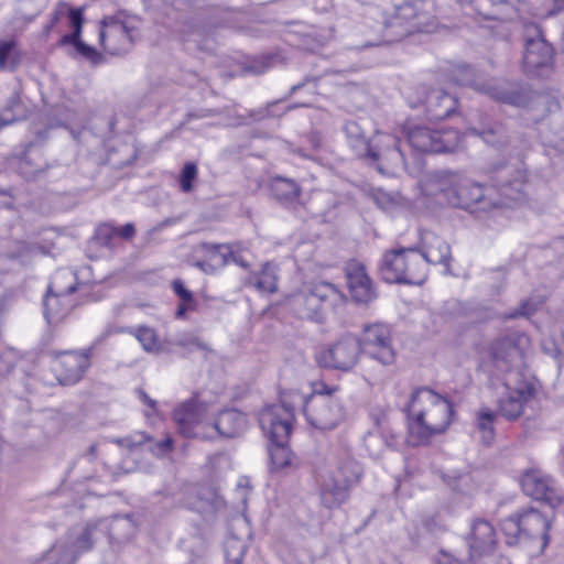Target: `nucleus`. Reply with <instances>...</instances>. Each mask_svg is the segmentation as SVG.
<instances>
[{
	"label": "nucleus",
	"mask_w": 564,
	"mask_h": 564,
	"mask_svg": "<svg viewBox=\"0 0 564 564\" xmlns=\"http://www.w3.org/2000/svg\"><path fill=\"white\" fill-rule=\"evenodd\" d=\"M44 317L48 324H57L73 310L74 301L70 295H58L47 292L44 301Z\"/></svg>",
	"instance_id": "29"
},
{
	"label": "nucleus",
	"mask_w": 564,
	"mask_h": 564,
	"mask_svg": "<svg viewBox=\"0 0 564 564\" xmlns=\"http://www.w3.org/2000/svg\"><path fill=\"white\" fill-rule=\"evenodd\" d=\"M173 417L178 432L188 438H209L208 430L217 431L223 437L234 438L241 436L248 429L247 415L238 410L226 409L209 424L205 422L202 409L192 402L177 408Z\"/></svg>",
	"instance_id": "4"
},
{
	"label": "nucleus",
	"mask_w": 564,
	"mask_h": 564,
	"mask_svg": "<svg viewBox=\"0 0 564 564\" xmlns=\"http://www.w3.org/2000/svg\"><path fill=\"white\" fill-rule=\"evenodd\" d=\"M138 394H139L140 400H141L145 405H148L149 408H151V410H152L153 412H155V411H156V401H155V400H153V399H151V398L145 393V391H143V390H141V389H139V390H138Z\"/></svg>",
	"instance_id": "57"
},
{
	"label": "nucleus",
	"mask_w": 564,
	"mask_h": 564,
	"mask_svg": "<svg viewBox=\"0 0 564 564\" xmlns=\"http://www.w3.org/2000/svg\"><path fill=\"white\" fill-rule=\"evenodd\" d=\"M235 247H239V242L236 243H209L203 242L200 248L210 254H219L221 257V265H227L231 262L230 251H234Z\"/></svg>",
	"instance_id": "43"
},
{
	"label": "nucleus",
	"mask_w": 564,
	"mask_h": 564,
	"mask_svg": "<svg viewBox=\"0 0 564 564\" xmlns=\"http://www.w3.org/2000/svg\"><path fill=\"white\" fill-rule=\"evenodd\" d=\"M301 400L308 424L317 430H334L345 420V409L336 395L310 394Z\"/></svg>",
	"instance_id": "12"
},
{
	"label": "nucleus",
	"mask_w": 564,
	"mask_h": 564,
	"mask_svg": "<svg viewBox=\"0 0 564 564\" xmlns=\"http://www.w3.org/2000/svg\"><path fill=\"white\" fill-rule=\"evenodd\" d=\"M76 52L85 59L89 61L93 65H99L105 62L104 55L84 41L79 43Z\"/></svg>",
	"instance_id": "47"
},
{
	"label": "nucleus",
	"mask_w": 564,
	"mask_h": 564,
	"mask_svg": "<svg viewBox=\"0 0 564 564\" xmlns=\"http://www.w3.org/2000/svg\"><path fill=\"white\" fill-rule=\"evenodd\" d=\"M174 344L187 349L188 351L193 350H205L209 351V347L207 344L202 341L197 336L193 334H181L174 339Z\"/></svg>",
	"instance_id": "45"
},
{
	"label": "nucleus",
	"mask_w": 564,
	"mask_h": 564,
	"mask_svg": "<svg viewBox=\"0 0 564 564\" xmlns=\"http://www.w3.org/2000/svg\"><path fill=\"white\" fill-rule=\"evenodd\" d=\"M346 281L352 301L369 304L377 299L376 286L362 263L351 260L345 267Z\"/></svg>",
	"instance_id": "23"
},
{
	"label": "nucleus",
	"mask_w": 564,
	"mask_h": 564,
	"mask_svg": "<svg viewBox=\"0 0 564 564\" xmlns=\"http://www.w3.org/2000/svg\"><path fill=\"white\" fill-rule=\"evenodd\" d=\"M423 263L444 264L446 271L449 270L452 259L449 245L440 236L432 231L421 232V245L417 248Z\"/></svg>",
	"instance_id": "24"
},
{
	"label": "nucleus",
	"mask_w": 564,
	"mask_h": 564,
	"mask_svg": "<svg viewBox=\"0 0 564 564\" xmlns=\"http://www.w3.org/2000/svg\"><path fill=\"white\" fill-rule=\"evenodd\" d=\"M252 285L260 292H276V275L273 268L269 263L264 264L260 274L254 276V282H252Z\"/></svg>",
	"instance_id": "40"
},
{
	"label": "nucleus",
	"mask_w": 564,
	"mask_h": 564,
	"mask_svg": "<svg viewBox=\"0 0 564 564\" xmlns=\"http://www.w3.org/2000/svg\"><path fill=\"white\" fill-rule=\"evenodd\" d=\"M437 564H463V563L459 562L458 560L451 557L447 554H444L442 556V558L438 560Z\"/></svg>",
	"instance_id": "61"
},
{
	"label": "nucleus",
	"mask_w": 564,
	"mask_h": 564,
	"mask_svg": "<svg viewBox=\"0 0 564 564\" xmlns=\"http://www.w3.org/2000/svg\"><path fill=\"white\" fill-rule=\"evenodd\" d=\"M518 519L519 512L511 514L501 523V529L508 539V544H513L518 538L523 536L522 527Z\"/></svg>",
	"instance_id": "42"
},
{
	"label": "nucleus",
	"mask_w": 564,
	"mask_h": 564,
	"mask_svg": "<svg viewBox=\"0 0 564 564\" xmlns=\"http://www.w3.org/2000/svg\"><path fill=\"white\" fill-rule=\"evenodd\" d=\"M118 237V227L111 224H101L96 228L95 238L99 245L112 248Z\"/></svg>",
	"instance_id": "44"
},
{
	"label": "nucleus",
	"mask_w": 564,
	"mask_h": 564,
	"mask_svg": "<svg viewBox=\"0 0 564 564\" xmlns=\"http://www.w3.org/2000/svg\"><path fill=\"white\" fill-rule=\"evenodd\" d=\"M523 536L529 539H541L542 545L549 542L550 519L539 510L530 507L519 511V519Z\"/></svg>",
	"instance_id": "26"
},
{
	"label": "nucleus",
	"mask_w": 564,
	"mask_h": 564,
	"mask_svg": "<svg viewBox=\"0 0 564 564\" xmlns=\"http://www.w3.org/2000/svg\"><path fill=\"white\" fill-rule=\"evenodd\" d=\"M82 41V33L72 31V33L65 34L61 37L59 45H72L76 50Z\"/></svg>",
	"instance_id": "54"
},
{
	"label": "nucleus",
	"mask_w": 564,
	"mask_h": 564,
	"mask_svg": "<svg viewBox=\"0 0 564 564\" xmlns=\"http://www.w3.org/2000/svg\"><path fill=\"white\" fill-rule=\"evenodd\" d=\"M496 531L492 524L485 519H477L471 523L467 543L470 549L473 564H489L494 558L490 553L496 545Z\"/></svg>",
	"instance_id": "21"
},
{
	"label": "nucleus",
	"mask_w": 564,
	"mask_h": 564,
	"mask_svg": "<svg viewBox=\"0 0 564 564\" xmlns=\"http://www.w3.org/2000/svg\"><path fill=\"white\" fill-rule=\"evenodd\" d=\"M471 133L480 137L487 144L501 148L508 143L509 135L506 127L498 121L481 123L478 128H471Z\"/></svg>",
	"instance_id": "30"
},
{
	"label": "nucleus",
	"mask_w": 564,
	"mask_h": 564,
	"mask_svg": "<svg viewBox=\"0 0 564 564\" xmlns=\"http://www.w3.org/2000/svg\"><path fill=\"white\" fill-rule=\"evenodd\" d=\"M446 481L454 491L464 495L471 494L475 487L471 475L469 473L448 475Z\"/></svg>",
	"instance_id": "41"
},
{
	"label": "nucleus",
	"mask_w": 564,
	"mask_h": 564,
	"mask_svg": "<svg viewBox=\"0 0 564 564\" xmlns=\"http://www.w3.org/2000/svg\"><path fill=\"white\" fill-rule=\"evenodd\" d=\"M379 274L387 283L422 284L426 279V265L417 247L387 250L378 267Z\"/></svg>",
	"instance_id": "8"
},
{
	"label": "nucleus",
	"mask_w": 564,
	"mask_h": 564,
	"mask_svg": "<svg viewBox=\"0 0 564 564\" xmlns=\"http://www.w3.org/2000/svg\"><path fill=\"white\" fill-rule=\"evenodd\" d=\"M135 29L121 13L105 17L100 22L99 43L110 55L119 56L131 51L134 44Z\"/></svg>",
	"instance_id": "14"
},
{
	"label": "nucleus",
	"mask_w": 564,
	"mask_h": 564,
	"mask_svg": "<svg viewBox=\"0 0 564 564\" xmlns=\"http://www.w3.org/2000/svg\"><path fill=\"white\" fill-rule=\"evenodd\" d=\"M91 351L93 348L58 352L53 364V371L58 382L64 386L78 382L90 366Z\"/></svg>",
	"instance_id": "22"
},
{
	"label": "nucleus",
	"mask_w": 564,
	"mask_h": 564,
	"mask_svg": "<svg viewBox=\"0 0 564 564\" xmlns=\"http://www.w3.org/2000/svg\"><path fill=\"white\" fill-rule=\"evenodd\" d=\"M67 4L66 3H59L57 8L55 9L53 17H52V24H55L59 18L64 14H66Z\"/></svg>",
	"instance_id": "59"
},
{
	"label": "nucleus",
	"mask_w": 564,
	"mask_h": 564,
	"mask_svg": "<svg viewBox=\"0 0 564 564\" xmlns=\"http://www.w3.org/2000/svg\"><path fill=\"white\" fill-rule=\"evenodd\" d=\"M172 290L180 299L181 303L175 312L176 318H184L187 312H193L197 307V301L192 291H189L184 282L180 279L172 281Z\"/></svg>",
	"instance_id": "36"
},
{
	"label": "nucleus",
	"mask_w": 564,
	"mask_h": 564,
	"mask_svg": "<svg viewBox=\"0 0 564 564\" xmlns=\"http://www.w3.org/2000/svg\"><path fill=\"white\" fill-rule=\"evenodd\" d=\"M533 31V36H527L523 53V70L529 77L543 78L549 76L554 66V52L550 43L541 34V30L534 25L528 29Z\"/></svg>",
	"instance_id": "15"
},
{
	"label": "nucleus",
	"mask_w": 564,
	"mask_h": 564,
	"mask_svg": "<svg viewBox=\"0 0 564 564\" xmlns=\"http://www.w3.org/2000/svg\"><path fill=\"white\" fill-rule=\"evenodd\" d=\"M457 4H459L463 9L471 8L474 0H455Z\"/></svg>",
	"instance_id": "64"
},
{
	"label": "nucleus",
	"mask_w": 564,
	"mask_h": 564,
	"mask_svg": "<svg viewBox=\"0 0 564 564\" xmlns=\"http://www.w3.org/2000/svg\"><path fill=\"white\" fill-rule=\"evenodd\" d=\"M406 411L409 417L408 443L411 446H420L447 429L453 406L447 399L423 387L413 391Z\"/></svg>",
	"instance_id": "1"
},
{
	"label": "nucleus",
	"mask_w": 564,
	"mask_h": 564,
	"mask_svg": "<svg viewBox=\"0 0 564 564\" xmlns=\"http://www.w3.org/2000/svg\"><path fill=\"white\" fill-rule=\"evenodd\" d=\"M554 250L564 257V239H558L554 242Z\"/></svg>",
	"instance_id": "63"
},
{
	"label": "nucleus",
	"mask_w": 564,
	"mask_h": 564,
	"mask_svg": "<svg viewBox=\"0 0 564 564\" xmlns=\"http://www.w3.org/2000/svg\"><path fill=\"white\" fill-rule=\"evenodd\" d=\"M76 274L67 269L57 270L48 284L47 292L58 295H72L77 289Z\"/></svg>",
	"instance_id": "32"
},
{
	"label": "nucleus",
	"mask_w": 564,
	"mask_h": 564,
	"mask_svg": "<svg viewBox=\"0 0 564 564\" xmlns=\"http://www.w3.org/2000/svg\"><path fill=\"white\" fill-rule=\"evenodd\" d=\"M534 388L525 386L521 389L508 390L497 402V415L507 421H517L523 414L524 405L532 399Z\"/></svg>",
	"instance_id": "25"
},
{
	"label": "nucleus",
	"mask_w": 564,
	"mask_h": 564,
	"mask_svg": "<svg viewBox=\"0 0 564 564\" xmlns=\"http://www.w3.org/2000/svg\"><path fill=\"white\" fill-rule=\"evenodd\" d=\"M66 14L69 19V24H70L73 31L82 33L83 24H84L83 9L69 8L67 6Z\"/></svg>",
	"instance_id": "49"
},
{
	"label": "nucleus",
	"mask_w": 564,
	"mask_h": 564,
	"mask_svg": "<svg viewBox=\"0 0 564 564\" xmlns=\"http://www.w3.org/2000/svg\"><path fill=\"white\" fill-rule=\"evenodd\" d=\"M344 132L355 154L375 164L380 173L394 175L400 170H405L404 152L401 149V141L395 135L378 133L373 139H368L356 120H347Z\"/></svg>",
	"instance_id": "3"
},
{
	"label": "nucleus",
	"mask_w": 564,
	"mask_h": 564,
	"mask_svg": "<svg viewBox=\"0 0 564 564\" xmlns=\"http://www.w3.org/2000/svg\"><path fill=\"white\" fill-rule=\"evenodd\" d=\"M197 177V166L193 162L184 164L180 174V187L184 193H189L194 185V181Z\"/></svg>",
	"instance_id": "46"
},
{
	"label": "nucleus",
	"mask_w": 564,
	"mask_h": 564,
	"mask_svg": "<svg viewBox=\"0 0 564 564\" xmlns=\"http://www.w3.org/2000/svg\"><path fill=\"white\" fill-rule=\"evenodd\" d=\"M98 456V448L96 444H91L87 453L83 454L74 463L73 469H78L82 477L86 480H90L95 477L96 462Z\"/></svg>",
	"instance_id": "38"
},
{
	"label": "nucleus",
	"mask_w": 564,
	"mask_h": 564,
	"mask_svg": "<svg viewBox=\"0 0 564 564\" xmlns=\"http://www.w3.org/2000/svg\"><path fill=\"white\" fill-rule=\"evenodd\" d=\"M19 169H20L21 173L28 178H35L45 171V169L43 166L31 169L30 167V158H28V156H25L21 160Z\"/></svg>",
	"instance_id": "52"
},
{
	"label": "nucleus",
	"mask_w": 564,
	"mask_h": 564,
	"mask_svg": "<svg viewBox=\"0 0 564 564\" xmlns=\"http://www.w3.org/2000/svg\"><path fill=\"white\" fill-rule=\"evenodd\" d=\"M294 409L285 403L264 406L258 415L259 425L269 441L289 442Z\"/></svg>",
	"instance_id": "19"
},
{
	"label": "nucleus",
	"mask_w": 564,
	"mask_h": 564,
	"mask_svg": "<svg viewBox=\"0 0 564 564\" xmlns=\"http://www.w3.org/2000/svg\"><path fill=\"white\" fill-rule=\"evenodd\" d=\"M148 448L156 456L165 455L173 449V440L167 436L160 442L150 444Z\"/></svg>",
	"instance_id": "50"
},
{
	"label": "nucleus",
	"mask_w": 564,
	"mask_h": 564,
	"mask_svg": "<svg viewBox=\"0 0 564 564\" xmlns=\"http://www.w3.org/2000/svg\"><path fill=\"white\" fill-rule=\"evenodd\" d=\"M245 249L239 243V247H235L234 251H230L229 256H231V262L241 267L242 269H249L250 264L246 257L243 256Z\"/></svg>",
	"instance_id": "53"
},
{
	"label": "nucleus",
	"mask_w": 564,
	"mask_h": 564,
	"mask_svg": "<svg viewBox=\"0 0 564 564\" xmlns=\"http://www.w3.org/2000/svg\"><path fill=\"white\" fill-rule=\"evenodd\" d=\"M536 311L535 304L531 302V300H523L519 307L506 314V319H514L518 317H528L532 315Z\"/></svg>",
	"instance_id": "48"
},
{
	"label": "nucleus",
	"mask_w": 564,
	"mask_h": 564,
	"mask_svg": "<svg viewBox=\"0 0 564 564\" xmlns=\"http://www.w3.org/2000/svg\"><path fill=\"white\" fill-rule=\"evenodd\" d=\"M129 333L135 336L147 352L159 354L163 351H171L170 349H166L164 345L159 340L155 330L151 327H129Z\"/></svg>",
	"instance_id": "34"
},
{
	"label": "nucleus",
	"mask_w": 564,
	"mask_h": 564,
	"mask_svg": "<svg viewBox=\"0 0 564 564\" xmlns=\"http://www.w3.org/2000/svg\"><path fill=\"white\" fill-rule=\"evenodd\" d=\"M361 354L359 338L349 334L318 350L315 360L323 368L349 371L358 364Z\"/></svg>",
	"instance_id": "13"
},
{
	"label": "nucleus",
	"mask_w": 564,
	"mask_h": 564,
	"mask_svg": "<svg viewBox=\"0 0 564 564\" xmlns=\"http://www.w3.org/2000/svg\"><path fill=\"white\" fill-rule=\"evenodd\" d=\"M430 193L437 196L438 204L469 210L471 214L488 213L502 204L495 197V188L484 186L462 175L444 171L435 174Z\"/></svg>",
	"instance_id": "2"
},
{
	"label": "nucleus",
	"mask_w": 564,
	"mask_h": 564,
	"mask_svg": "<svg viewBox=\"0 0 564 564\" xmlns=\"http://www.w3.org/2000/svg\"><path fill=\"white\" fill-rule=\"evenodd\" d=\"M364 475L361 465L351 457L340 459L336 469L323 482L321 500L327 509L338 508L345 503L350 491L356 487Z\"/></svg>",
	"instance_id": "9"
},
{
	"label": "nucleus",
	"mask_w": 564,
	"mask_h": 564,
	"mask_svg": "<svg viewBox=\"0 0 564 564\" xmlns=\"http://www.w3.org/2000/svg\"><path fill=\"white\" fill-rule=\"evenodd\" d=\"M405 135L409 145L421 153L453 152L462 141L459 131L453 128L435 130L426 126H414L408 128Z\"/></svg>",
	"instance_id": "11"
},
{
	"label": "nucleus",
	"mask_w": 564,
	"mask_h": 564,
	"mask_svg": "<svg viewBox=\"0 0 564 564\" xmlns=\"http://www.w3.org/2000/svg\"><path fill=\"white\" fill-rule=\"evenodd\" d=\"M529 338L519 332H510L494 340L489 348L490 360L500 372H508L520 362Z\"/></svg>",
	"instance_id": "16"
},
{
	"label": "nucleus",
	"mask_w": 564,
	"mask_h": 564,
	"mask_svg": "<svg viewBox=\"0 0 564 564\" xmlns=\"http://www.w3.org/2000/svg\"><path fill=\"white\" fill-rule=\"evenodd\" d=\"M195 265H196L197 268H199V269H200L203 272H205V273H214V271H215V270H214V267H213L210 263L205 262V261H197V262L195 263Z\"/></svg>",
	"instance_id": "60"
},
{
	"label": "nucleus",
	"mask_w": 564,
	"mask_h": 564,
	"mask_svg": "<svg viewBox=\"0 0 564 564\" xmlns=\"http://www.w3.org/2000/svg\"><path fill=\"white\" fill-rule=\"evenodd\" d=\"M226 564H241L247 552V544L243 540L229 535L224 544Z\"/></svg>",
	"instance_id": "39"
},
{
	"label": "nucleus",
	"mask_w": 564,
	"mask_h": 564,
	"mask_svg": "<svg viewBox=\"0 0 564 564\" xmlns=\"http://www.w3.org/2000/svg\"><path fill=\"white\" fill-rule=\"evenodd\" d=\"M138 524L132 514L116 516L109 525V535L118 542L129 541L134 536Z\"/></svg>",
	"instance_id": "33"
},
{
	"label": "nucleus",
	"mask_w": 564,
	"mask_h": 564,
	"mask_svg": "<svg viewBox=\"0 0 564 564\" xmlns=\"http://www.w3.org/2000/svg\"><path fill=\"white\" fill-rule=\"evenodd\" d=\"M343 299L336 285L322 281L285 296L283 306L300 319L323 323Z\"/></svg>",
	"instance_id": "6"
},
{
	"label": "nucleus",
	"mask_w": 564,
	"mask_h": 564,
	"mask_svg": "<svg viewBox=\"0 0 564 564\" xmlns=\"http://www.w3.org/2000/svg\"><path fill=\"white\" fill-rule=\"evenodd\" d=\"M496 411L488 406L480 408L475 415V426L479 433L480 442L490 446L495 440V422L497 419Z\"/></svg>",
	"instance_id": "31"
},
{
	"label": "nucleus",
	"mask_w": 564,
	"mask_h": 564,
	"mask_svg": "<svg viewBox=\"0 0 564 564\" xmlns=\"http://www.w3.org/2000/svg\"><path fill=\"white\" fill-rule=\"evenodd\" d=\"M429 6V1L414 0L397 7L394 15L386 22V29L400 30L387 34L388 40L397 41L414 32L427 31L433 24V14L426 9Z\"/></svg>",
	"instance_id": "10"
},
{
	"label": "nucleus",
	"mask_w": 564,
	"mask_h": 564,
	"mask_svg": "<svg viewBox=\"0 0 564 564\" xmlns=\"http://www.w3.org/2000/svg\"><path fill=\"white\" fill-rule=\"evenodd\" d=\"M431 120H443L452 116L457 108V98L443 89H432L423 101Z\"/></svg>",
	"instance_id": "27"
},
{
	"label": "nucleus",
	"mask_w": 564,
	"mask_h": 564,
	"mask_svg": "<svg viewBox=\"0 0 564 564\" xmlns=\"http://www.w3.org/2000/svg\"><path fill=\"white\" fill-rule=\"evenodd\" d=\"M362 352L383 366H390L395 360L392 346L391 330L387 324L373 323L364 326L362 337L359 338Z\"/></svg>",
	"instance_id": "17"
},
{
	"label": "nucleus",
	"mask_w": 564,
	"mask_h": 564,
	"mask_svg": "<svg viewBox=\"0 0 564 564\" xmlns=\"http://www.w3.org/2000/svg\"><path fill=\"white\" fill-rule=\"evenodd\" d=\"M453 80L460 85L482 93L494 100L514 107L545 106L546 98L534 94L528 86L518 82L487 80L469 65L458 66L453 74Z\"/></svg>",
	"instance_id": "5"
},
{
	"label": "nucleus",
	"mask_w": 564,
	"mask_h": 564,
	"mask_svg": "<svg viewBox=\"0 0 564 564\" xmlns=\"http://www.w3.org/2000/svg\"><path fill=\"white\" fill-rule=\"evenodd\" d=\"M289 442H280L279 440L270 441L269 455L271 462V470H283L291 466L292 454L288 447Z\"/></svg>",
	"instance_id": "35"
},
{
	"label": "nucleus",
	"mask_w": 564,
	"mask_h": 564,
	"mask_svg": "<svg viewBox=\"0 0 564 564\" xmlns=\"http://www.w3.org/2000/svg\"><path fill=\"white\" fill-rule=\"evenodd\" d=\"M564 10V0H553L552 8L547 11V17H555Z\"/></svg>",
	"instance_id": "58"
},
{
	"label": "nucleus",
	"mask_w": 564,
	"mask_h": 564,
	"mask_svg": "<svg viewBox=\"0 0 564 564\" xmlns=\"http://www.w3.org/2000/svg\"><path fill=\"white\" fill-rule=\"evenodd\" d=\"M271 196L281 205L297 203L302 193L301 186L292 178L273 176L269 183Z\"/></svg>",
	"instance_id": "28"
},
{
	"label": "nucleus",
	"mask_w": 564,
	"mask_h": 564,
	"mask_svg": "<svg viewBox=\"0 0 564 564\" xmlns=\"http://www.w3.org/2000/svg\"><path fill=\"white\" fill-rule=\"evenodd\" d=\"M12 122H14V118L13 117H8L6 116L4 113H1L0 115V130L6 127V126H9L11 124Z\"/></svg>",
	"instance_id": "62"
},
{
	"label": "nucleus",
	"mask_w": 564,
	"mask_h": 564,
	"mask_svg": "<svg viewBox=\"0 0 564 564\" xmlns=\"http://www.w3.org/2000/svg\"><path fill=\"white\" fill-rule=\"evenodd\" d=\"M135 235V228H134V225L131 224V223H128L121 227H118V237L124 239V240H130L134 237Z\"/></svg>",
	"instance_id": "56"
},
{
	"label": "nucleus",
	"mask_w": 564,
	"mask_h": 564,
	"mask_svg": "<svg viewBox=\"0 0 564 564\" xmlns=\"http://www.w3.org/2000/svg\"><path fill=\"white\" fill-rule=\"evenodd\" d=\"M21 62V53L15 40L0 41V68L13 70Z\"/></svg>",
	"instance_id": "37"
},
{
	"label": "nucleus",
	"mask_w": 564,
	"mask_h": 564,
	"mask_svg": "<svg viewBox=\"0 0 564 564\" xmlns=\"http://www.w3.org/2000/svg\"><path fill=\"white\" fill-rule=\"evenodd\" d=\"M547 144L560 152H564V124L554 128Z\"/></svg>",
	"instance_id": "51"
},
{
	"label": "nucleus",
	"mask_w": 564,
	"mask_h": 564,
	"mask_svg": "<svg viewBox=\"0 0 564 564\" xmlns=\"http://www.w3.org/2000/svg\"><path fill=\"white\" fill-rule=\"evenodd\" d=\"M338 391V387L336 386H327L324 382H316L313 384V390L311 394H325V395H335Z\"/></svg>",
	"instance_id": "55"
},
{
	"label": "nucleus",
	"mask_w": 564,
	"mask_h": 564,
	"mask_svg": "<svg viewBox=\"0 0 564 564\" xmlns=\"http://www.w3.org/2000/svg\"><path fill=\"white\" fill-rule=\"evenodd\" d=\"M487 173L492 181L495 197L502 202L498 209L527 202L528 170L522 159H517L514 162L494 163L488 167Z\"/></svg>",
	"instance_id": "7"
},
{
	"label": "nucleus",
	"mask_w": 564,
	"mask_h": 564,
	"mask_svg": "<svg viewBox=\"0 0 564 564\" xmlns=\"http://www.w3.org/2000/svg\"><path fill=\"white\" fill-rule=\"evenodd\" d=\"M521 487L527 496L543 501L552 509L564 500V495L556 487L555 481L540 470L525 471L521 478Z\"/></svg>",
	"instance_id": "20"
},
{
	"label": "nucleus",
	"mask_w": 564,
	"mask_h": 564,
	"mask_svg": "<svg viewBox=\"0 0 564 564\" xmlns=\"http://www.w3.org/2000/svg\"><path fill=\"white\" fill-rule=\"evenodd\" d=\"M97 523L73 528L68 534V544H55L47 553L48 558L58 557L57 564H74L79 554L93 547L95 540H97Z\"/></svg>",
	"instance_id": "18"
}]
</instances>
